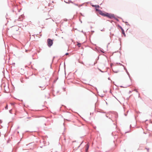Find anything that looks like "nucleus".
Returning <instances> with one entry per match:
<instances>
[{
    "label": "nucleus",
    "mask_w": 152,
    "mask_h": 152,
    "mask_svg": "<svg viewBox=\"0 0 152 152\" xmlns=\"http://www.w3.org/2000/svg\"><path fill=\"white\" fill-rule=\"evenodd\" d=\"M80 43H78L77 44V45L78 46V47H80Z\"/></svg>",
    "instance_id": "obj_8"
},
{
    "label": "nucleus",
    "mask_w": 152,
    "mask_h": 152,
    "mask_svg": "<svg viewBox=\"0 0 152 152\" xmlns=\"http://www.w3.org/2000/svg\"><path fill=\"white\" fill-rule=\"evenodd\" d=\"M121 87H123V86H121Z\"/></svg>",
    "instance_id": "obj_20"
},
{
    "label": "nucleus",
    "mask_w": 152,
    "mask_h": 152,
    "mask_svg": "<svg viewBox=\"0 0 152 152\" xmlns=\"http://www.w3.org/2000/svg\"><path fill=\"white\" fill-rule=\"evenodd\" d=\"M67 55H69V54H68V53H67Z\"/></svg>",
    "instance_id": "obj_19"
},
{
    "label": "nucleus",
    "mask_w": 152,
    "mask_h": 152,
    "mask_svg": "<svg viewBox=\"0 0 152 152\" xmlns=\"http://www.w3.org/2000/svg\"><path fill=\"white\" fill-rule=\"evenodd\" d=\"M99 13L102 15L105 16V14L101 10H100L99 12Z\"/></svg>",
    "instance_id": "obj_3"
},
{
    "label": "nucleus",
    "mask_w": 152,
    "mask_h": 152,
    "mask_svg": "<svg viewBox=\"0 0 152 152\" xmlns=\"http://www.w3.org/2000/svg\"><path fill=\"white\" fill-rule=\"evenodd\" d=\"M146 149H147V150L148 151V150H149V148H146Z\"/></svg>",
    "instance_id": "obj_16"
},
{
    "label": "nucleus",
    "mask_w": 152,
    "mask_h": 152,
    "mask_svg": "<svg viewBox=\"0 0 152 152\" xmlns=\"http://www.w3.org/2000/svg\"><path fill=\"white\" fill-rule=\"evenodd\" d=\"M118 64L120 65V66H124H124L122 64L120 63H118Z\"/></svg>",
    "instance_id": "obj_11"
},
{
    "label": "nucleus",
    "mask_w": 152,
    "mask_h": 152,
    "mask_svg": "<svg viewBox=\"0 0 152 152\" xmlns=\"http://www.w3.org/2000/svg\"><path fill=\"white\" fill-rule=\"evenodd\" d=\"M114 18L117 21H119L118 19H117V18H115V17H114V18Z\"/></svg>",
    "instance_id": "obj_10"
},
{
    "label": "nucleus",
    "mask_w": 152,
    "mask_h": 152,
    "mask_svg": "<svg viewBox=\"0 0 152 152\" xmlns=\"http://www.w3.org/2000/svg\"><path fill=\"white\" fill-rule=\"evenodd\" d=\"M89 145L88 144H87L86 145V151L88 150V148H89Z\"/></svg>",
    "instance_id": "obj_5"
},
{
    "label": "nucleus",
    "mask_w": 152,
    "mask_h": 152,
    "mask_svg": "<svg viewBox=\"0 0 152 152\" xmlns=\"http://www.w3.org/2000/svg\"><path fill=\"white\" fill-rule=\"evenodd\" d=\"M81 144H82V143H81L80 145H79V146L77 148V149H78V148H79L80 147V145H81Z\"/></svg>",
    "instance_id": "obj_12"
},
{
    "label": "nucleus",
    "mask_w": 152,
    "mask_h": 152,
    "mask_svg": "<svg viewBox=\"0 0 152 152\" xmlns=\"http://www.w3.org/2000/svg\"><path fill=\"white\" fill-rule=\"evenodd\" d=\"M92 6L93 7H94L96 8L99 7V6L98 5H92Z\"/></svg>",
    "instance_id": "obj_6"
},
{
    "label": "nucleus",
    "mask_w": 152,
    "mask_h": 152,
    "mask_svg": "<svg viewBox=\"0 0 152 152\" xmlns=\"http://www.w3.org/2000/svg\"><path fill=\"white\" fill-rule=\"evenodd\" d=\"M134 91H136V92H138V91H137V90L136 89H135V90H134Z\"/></svg>",
    "instance_id": "obj_14"
},
{
    "label": "nucleus",
    "mask_w": 152,
    "mask_h": 152,
    "mask_svg": "<svg viewBox=\"0 0 152 152\" xmlns=\"http://www.w3.org/2000/svg\"><path fill=\"white\" fill-rule=\"evenodd\" d=\"M124 69L126 70V72L128 74V75H129V73L127 71V70L126 69V68L125 67H124Z\"/></svg>",
    "instance_id": "obj_7"
},
{
    "label": "nucleus",
    "mask_w": 152,
    "mask_h": 152,
    "mask_svg": "<svg viewBox=\"0 0 152 152\" xmlns=\"http://www.w3.org/2000/svg\"><path fill=\"white\" fill-rule=\"evenodd\" d=\"M99 70L100 72H104L102 71L100 69H99Z\"/></svg>",
    "instance_id": "obj_15"
},
{
    "label": "nucleus",
    "mask_w": 152,
    "mask_h": 152,
    "mask_svg": "<svg viewBox=\"0 0 152 152\" xmlns=\"http://www.w3.org/2000/svg\"><path fill=\"white\" fill-rule=\"evenodd\" d=\"M48 45L49 47H50L53 44V40L50 39L47 40Z\"/></svg>",
    "instance_id": "obj_2"
},
{
    "label": "nucleus",
    "mask_w": 152,
    "mask_h": 152,
    "mask_svg": "<svg viewBox=\"0 0 152 152\" xmlns=\"http://www.w3.org/2000/svg\"><path fill=\"white\" fill-rule=\"evenodd\" d=\"M109 18H110L112 19L113 18H114V14H110L108 13H106L105 14V16Z\"/></svg>",
    "instance_id": "obj_1"
},
{
    "label": "nucleus",
    "mask_w": 152,
    "mask_h": 152,
    "mask_svg": "<svg viewBox=\"0 0 152 152\" xmlns=\"http://www.w3.org/2000/svg\"><path fill=\"white\" fill-rule=\"evenodd\" d=\"M115 73H117L118 72H116V71H115Z\"/></svg>",
    "instance_id": "obj_18"
},
{
    "label": "nucleus",
    "mask_w": 152,
    "mask_h": 152,
    "mask_svg": "<svg viewBox=\"0 0 152 152\" xmlns=\"http://www.w3.org/2000/svg\"><path fill=\"white\" fill-rule=\"evenodd\" d=\"M68 1H69L68 2H67V3H70V2H71V1L69 0Z\"/></svg>",
    "instance_id": "obj_13"
},
{
    "label": "nucleus",
    "mask_w": 152,
    "mask_h": 152,
    "mask_svg": "<svg viewBox=\"0 0 152 152\" xmlns=\"http://www.w3.org/2000/svg\"><path fill=\"white\" fill-rule=\"evenodd\" d=\"M97 8H96V11L99 12L100 10L97 9Z\"/></svg>",
    "instance_id": "obj_9"
},
{
    "label": "nucleus",
    "mask_w": 152,
    "mask_h": 152,
    "mask_svg": "<svg viewBox=\"0 0 152 152\" xmlns=\"http://www.w3.org/2000/svg\"><path fill=\"white\" fill-rule=\"evenodd\" d=\"M120 28L122 31V34L125 36V34L124 30L121 26H120Z\"/></svg>",
    "instance_id": "obj_4"
},
{
    "label": "nucleus",
    "mask_w": 152,
    "mask_h": 152,
    "mask_svg": "<svg viewBox=\"0 0 152 152\" xmlns=\"http://www.w3.org/2000/svg\"><path fill=\"white\" fill-rule=\"evenodd\" d=\"M103 113H105V112H102Z\"/></svg>",
    "instance_id": "obj_21"
},
{
    "label": "nucleus",
    "mask_w": 152,
    "mask_h": 152,
    "mask_svg": "<svg viewBox=\"0 0 152 152\" xmlns=\"http://www.w3.org/2000/svg\"><path fill=\"white\" fill-rule=\"evenodd\" d=\"M125 23H126V24L127 25V24L128 23V22H125Z\"/></svg>",
    "instance_id": "obj_17"
}]
</instances>
